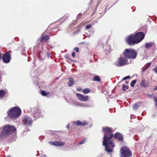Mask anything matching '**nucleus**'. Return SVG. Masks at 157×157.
Masks as SVG:
<instances>
[{
  "label": "nucleus",
  "mask_w": 157,
  "mask_h": 157,
  "mask_svg": "<svg viewBox=\"0 0 157 157\" xmlns=\"http://www.w3.org/2000/svg\"><path fill=\"white\" fill-rule=\"evenodd\" d=\"M74 82V80L72 78H70L68 82V85L70 87L71 86Z\"/></svg>",
  "instance_id": "obj_21"
},
{
  "label": "nucleus",
  "mask_w": 157,
  "mask_h": 157,
  "mask_svg": "<svg viewBox=\"0 0 157 157\" xmlns=\"http://www.w3.org/2000/svg\"><path fill=\"white\" fill-rule=\"evenodd\" d=\"M39 110L38 109H35L34 108H32L31 110V112L32 114H33V117H34V120H36L35 118L36 117V118H39L40 117V114L39 112Z\"/></svg>",
  "instance_id": "obj_12"
},
{
  "label": "nucleus",
  "mask_w": 157,
  "mask_h": 157,
  "mask_svg": "<svg viewBox=\"0 0 157 157\" xmlns=\"http://www.w3.org/2000/svg\"><path fill=\"white\" fill-rule=\"evenodd\" d=\"M144 36V34L142 32H138L136 33L135 35L136 40H137L138 43L143 39Z\"/></svg>",
  "instance_id": "obj_9"
},
{
  "label": "nucleus",
  "mask_w": 157,
  "mask_h": 157,
  "mask_svg": "<svg viewBox=\"0 0 157 157\" xmlns=\"http://www.w3.org/2000/svg\"><path fill=\"white\" fill-rule=\"evenodd\" d=\"M76 95L78 98L82 101H86L89 99L88 96H85L79 93H77Z\"/></svg>",
  "instance_id": "obj_11"
},
{
  "label": "nucleus",
  "mask_w": 157,
  "mask_h": 157,
  "mask_svg": "<svg viewBox=\"0 0 157 157\" xmlns=\"http://www.w3.org/2000/svg\"><path fill=\"white\" fill-rule=\"evenodd\" d=\"M1 54H0V59H1Z\"/></svg>",
  "instance_id": "obj_42"
},
{
  "label": "nucleus",
  "mask_w": 157,
  "mask_h": 157,
  "mask_svg": "<svg viewBox=\"0 0 157 157\" xmlns=\"http://www.w3.org/2000/svg\"><path fill=\"white\" fill-rule=\"evenodd\" d=\"M49 39V36H43L42 35L41 36L40 41L42 42L44 41H46L47 40Z\"/></svg>",
  "instance_id": "obj_18"
},
{
  "label": "nucleus",
  "mask_w": 157,
  "mask_h": 157,
  "mask_svg": "<svg viewBox=\"0 0 157 157\" xmlns=\"http://www.w3.org/2000/svg\"><path fill=\"white\" fill-rule=\"evenodd\" d=\"M146 95L147 97L148 98H151L152 97V95L149 94H146Z\"/></svg>",
  "instance_id": "obj_32"
},
{
  "label": "nucleus",
  "mask_w": 157,
  "mask_h": 157,
  "mask_svg": "<svg viewBox=\"0 0 157 157\" xmlns=\"http://www.w3.org/2000/svg\"><path fill=\"white\" fill-rule=\"evenodd\" d=\"M79 50V49L77 47H75L74 49V51L75 52H78Z\"/></svg>",
  "instance_id": "obj_33"
},
{
  "label": "nucleus",
  "mask_w": 157,
  "mask_h": 157,
  "mask_svg": "<svg viewBox=\"0 0 157 157\" xmlns=\"http://www.w3.org/2000/svg\"><path fill=\"white\" fill-rule=\"evenodd\" d=\"M90 90L89 89L86 88L83 90V92L84 94H86L90 93Z\"/></svg>",
  "instance_id": "obj_23"
},
{
  "label": "nucleus",
  "mask_w": 157,
  "mask_h": 157,
  "mask_svg": "<svg viewBox=\"0 0 157 157\" xmlns=\"http://www.w3.org/2000/svg\"><path fill=\"white\" fill-rule=\"evenodd\" d=\"M104 133L103 138V145L105 147V151L108 153H111L115 147L114 143L111 139L113 134L111 133V128L108 127H103Z\"/></svg>",
  "instance_id": "obj_1"
},
{
  "label": "nucleus",
  "mask_w": 157,
  "mask_h": 157,
  "mask_svg": "<svg viewBox=\"0 0 157 157\" xmlns=\"http://www.w3.org/2000/svg\"><path fill=\"white\" fill-rule=\"evenodd\" d=\"M69 124H67L66 126V128H69Z\"/></svg>",
  "instance_id": "obj_39"
},
{
  "label": "nucleus",
  "mask_w": 157,
  "mask_h": 157,
  "mask_svg": "<svg viewBox=\"0 0 157 157\" xmlns=\"http://www.w3.org/2000/svg\"><path fill=\"white\" fill-rule=\"evenodd\" d=\"M114 137L115 138L117 139L120 141H122L123 140L122 136L119 133H116L114 135Z\"/></svg>",
  "instance_id": "obj_17"
},
{
  "label": "nucleus",
  "mask_w": 157,
  "mask_h": 157,
  "mask_svg": "<svg viewBox=\"0 0 157 157\" xmlns=\"http://www.w3.org/2000/svg\"><path fill=\"white\" fill-rule=\"evenodd\" d=\"M66 58L69 59H70L69 58H68V57H66Z\"/></svg>",
  "instance_id": "obj_44"
},
{
  "label": "nucleus",
  "mask_w": 157,
  "mask_h": 157,
  "mask_svg": "<svg viewBox=\"0 0 157 157\" xmlns=\"http://www.w3.org/2000/svg\"><path fill=\"white\" fill-rule=\"evenodd\" d=\"M41 94L43 96H46L47 95V94L46 92L44 91H42L41 92Z\"/></svg>",
  "instance_id": "obj_28"
},
{
  "label": "nucleus",
  "mask_w": 157,
  "mask_h": 157,
  "mask_svg": "<svg viewBox=\"0 0 157 157\" xmlns=\"http://www.w3.org/2000/svg\"><path fill=\"white\" fill-rule=\"evenodd\" d=\"M148 69V67L145 66L142 70V71H144Z\"/></svg>",
  "instance_id": "obj_34"
},
{
  "label": "nucleus",
  "mask_w": 157,
  "mask_h": 157,
  "mask_svg": "<svg viewBox=\"0 0 157 157\" xmlns=\"http://www.w3.org/2000/svg\"><path fill=\"white\" fill-rule=\"evenodd\" d=\"M92 25H89L86 26V29L88 30L89 29H90V28H91L92 27Z\"/></svg>",
  "instance_id": "obj_30"
},
{
  "label": "nucleus",
  "mask_w": 157,
  "mask_h": 157,
  "mask_svg": "<svg viewBox=\"0 0 157 157\" xmlns=\"http://www.w3.org/2000/svg\"><path fill=\"white\" fill-rule=\"evenodd\" d=\"M22 121L24 124L26 126H29L32 125L33 121L30 117L25 116L23 118Z\"/></svg>",
  "instance_id": "obj_8"
},
{
  "label": "nucleus",
  "mask_w": 157,
  "mask_h": 157,
  "mask_svg": "<svg viewBox=\"0 0 157 157\" xmlns=\"http://www.w3.org/2000/svg\"><path fill=\"white\" fill-rule=\"evenodd\" d=\"M17 129L12 125L7 124L0 128V139L6 138L8 136L15 132Z\"/></svg>",
  "instance_id": "obj_2"
},
{
  "label": "nucleus",
  "mask_w": 157,
  "mask_h": 157,
  "mask_svg": "<svg viewBox=\"0 0 157 157\" xmlns=\"http://www.w3.org/2000/svg\"><path fill=\"white\" fill-rule=\"evenodd\" d=\"M8 157H10V156H9Z\"/></svg>",
  "instance_id": "obj_46"
},
{
  "label": "nucleus",
  "mask_w": 157,
  "mask_h": 157,
  "mask_svg": "<svg viewBox=\"0 0 157 157\" xmlns=\"http://www.w3.org/2000/svg\"><path fill=\"white\" fill-rule=\"evenodd\" d=\"M154 90H157V86L156 87H155L154 89Z\"/></svg>",
  "instance_id": "obj_40"
},
{
  "label": "nucleus",
  "mask_w": 157,
  "mask_h": 157,
  "mask_svg": "<svg viewBox=\"0 0 157 157\" xmlns=\"http://www.w3.org/2000/svg\"><path fill=\"white\" fill-rule=\"evenodd\" d=\"M81 89H78V90H78V91H81Z\"/></svg>",
  "instance_id": "obj_41"
},
{
  "label": "nucleus",
  "mask_w": 157,
  "mask_h": 157,
  "mask_svg": "<svg viewBox=\"0 0 157 157\" xmlns=\"http://www.w3.org/2000/svg\"><path fill=\"white\" fill-rule=\"evenodd\" d=\"M78 105L79 106L82 107H87L88 106V105L83 103H78Z\"/></svg>",
  "instance_id": "obj_24"
},
{
  "label": "nucleus",
  "mask_w": 157,
  "mask_h": 157,
  "mask_svg": "<svg viewBox=\"0 0 157 157\" xmlns=\"http://www.w3.org/2000/svg\"><path fill=\"white\" fill-rule=\"evenodd\" d=\"M125 82L127 83H128V82L127 81H126Z\"/></svg>",
  "instance_id": "obj_45"
},
{
  "label": "nucleus",
  "mask_w": 157,
  "mask_h": 157,
  "mask_svg": "<svg viewBox=\"0 0 157 157\" xmlns=\"http://www.w3.org/2000/svg\"><path fill=\"white\" fill-rule=\"evenodd\" d=\"M136 39L135 36L131 35L126 38V40L129 45H132L138 43L137 40Z\"/></svg>",
  "instance_id": "obj_6"
},
{
  "label": "nucleus",
  "mask_w": 157,
  "mask_h": 157,
  "mask_svg": "<svg viewBox=\"0 0 157 157\" xmlns=\"http://www.w3.org/2000/svg\"><path fill=\"white\" fill-rule=\"evenodd\" d=\"M76 125H79L80 126H85L87 124V123L86 121L81 122L79 120H78L74 122Z\"/></svg>",
  "instance_id": "obj_16"
},
{
  "label": "nucleus",
  "mask_w": 157,
  "mask_h": 157,
  "mask_svg": "<svg viewBox=\"0 0 157 157\" xmlns=\"http://www.w3.org/2000/svg\"><path fill=\"white\" fill-rule=\"evenodd\" d=\"M121 157H130L132 155V153L129 149L126 147H124L121 149Z\"/></svg>",
  "instance_id": "obj_5"
},
{
  "label": "nucleus",
  "mask_w": 157,
  "mask_h": 157,
  "mask_svg": "<svg viewBox=\"0 0 157 157\" xmlns=\"http://www.w3.org/2000/svg\"><path fill=\"white\" fill-rule=\"evenodd\" d=\"M49 143L52 145L56 146H62L64 145L65 143L63 142L59 141H51Z\"/></svg>",
  "instance_id": "obj_14"
},
{
  "label": "nucleus",
  "mask_w": 157,
  "mask_h": 157,
  "mask_svg": "<svg viewBox=\"0 0 157 157\" xmlns=\"http://www.w3.org/2000/svg\"><path fill=\"white\" fill-rule=\"evenodd\" d=\"M3 61L5 63H9L10 60V55L9 52L5 54L2 57Z\"/></svg>",
  "instance_id": "obj_10"
},
{
  "label": "nucleus",
  "mask_w": 157,
  "mask_h": 157,
  "mask_svg": "<svg viewBox=\"0 0 157 157\" xmlns=\"http://www.w3.org/2000/svg\"><path fill=\"white\" fill-rule=\"evenodd\" d=\"M145 46L146 48L149 49L151 48H154L155 47V43L154 42H146L145 44Z\"/></svg>",
  "instance_id": "obj_13"
},
{
  "label": "nucleus",
  "mask_w": 157,
  "mask_h": 157,
  "mask_svg": "<svg viewBox=\"0 0 157 157\" xmlns=\"http://www.w3.org/2000/svg\"><path fill=\"white\" fill-rule=\"evenodd\" d=\"M151 64V63H149L147 64L146 65L147 67H148V68L150 66Z\"/></svg>",
  "instance_id": "obj_36"
},
{
  "label": "nucleus",
  "mask_w": 157,
  "mask_h": 157,
  "mask_svg": "<svg viewBox=\"0 0 157 157\" xmlns=\"http://www.w3.org/2000/svg\"><path fill=\"white\" fill-rule=\"evenodd\" d=\"M137 53L134 49H126L123 52V55L126 58L134 59L137 56Z\"/></svg>",
  "instance_id": "obj_4"
},
{
  "label": "nucleus",
  "mask_w": 157,
  "mask_h": 157,
  "mask_svg": "<svg viewBox=\"0 0 157 157\" xmlns=\"http://www.w3.org/2000/svg\"><path fill=\"white\" fill-rule=\"evenodd\" d=\"M153 70L156 73H157V67L154 68L153 69Z\"/></svg>",
  "instance_id": "obj_35"
},
{
  "label": "nucleus",
  "mask_w": 157,
  "mask_h": 157,
  "mask_svg": "<svg viewBox=\"0 0 157 157\" xmlns=\"http://www.w3.org/2000/svg\"><path fill=\"white\" fill-rule=\"evenodd\" d=\"M140 105V103H137L133 105V108L135 110H136Z\"/></svg>",
  "instance_id": "obj_20"
},
{
  "label": "nucleus",
  "mask_w": 157,
  "mask_h": 157,
  "mask_svg": "<svg viewBox=\"0 0 157 157\" xmlns=\"http://www.w3.org/2000/svg\"><path fill=\"white\" fill-rule=\"evenodd\" d=\"M86 140V138H84L82 139V141L79 143V144H84L85 143Z\"/></svg>",
  "instance_id": "obj_27"
},
{
  "label": "nucleus",
  "mask_w": 157,
  "mask_h": 157,
  "mask_svg": "<svg viewBox=\"0 0 157 157\" xmlns=\"http://www.w3.org/2000/svg\"><path fill=\"white\" fill-rule=\"evenodd\" d=\"M44 156H46L45 155H44L43 156H41V157H43Z\"/></svg>",
  "instance_id": "obj_43"
},
{
  "label": "nucleus",
  "mask_w": 157,
  "mask_h": 157,
  "mask_svg": "<svg viewBox=\"0 0 157 157\" xmlns=\"http://www.w3.org/2000/svg\"><path fill=\"white\" fill-rule=\"evenodd\" d=\"M86 34H87V36H86L87 37H90V34H87L86 33Z\"/></svg>",
  "instance_id": "obj_38"
},
{
  "label": "nucleus",
  "mask_w": 157,
  "mask_h": 157,
  "mask_svg": "<svg viewBox=\"0 0 157 157\" xmlns=\"http://www.w3.org/2000/svg\"><path fill=\"white\" fill-rule=\"evenodd\" d=\"M129 88V87L128 86H126L124 85H123L122 90L124 91H125L126 89H128Z\"/></svg>",
  "instance_id": "obj_25"
},
{
  "label": "nucleus",
  "mask_w": 157,
  "mask_h": 157,
  "mask_svg": "<svg viewBox=\"0 0 157 157\" xmlns=\"http://www.w3.org/2000/svg\"><path fill=\"white\" fill-rule=\"evenodd\" d=\"M136 82V80H133L131 82V86L132 87H133L134 86Z\"/></svg>",
  "instance_id": "obj_26"
},
{
  "label": "nucleus",
  "mask_w": 157,
  "mask_h": 157,
  "mask_svg": "<svg viewBox=\"0 0 157 157\" xmlns=\"http://www.w3.org/2000/svg\"><path fill=\"white\" fill-rule=\"evenodd\" d=\"M5 91L3 90H0V99H2L5 95Z\"/></svg>",
  "instance_id": "obj_19"
},
{
  "label": "nucleus",
  "mask_w": 157,
  "mask_h": 157,
  "mask_svg": "<svg viewBox=\"0 0 157 157\" xmlns=\"http://www.w3.org/2000/svg\"><path fill=\"white\" fill-rule=\"evenodd\" d=\"M154 101H155V105L157 106V96L154 98Z\"/></svg>",
  "instance_id": "obj_29"
},
{
  "label": "nucleus",
  "mask_w": 157,
  "mask_h": 157,
  "mask_svg": "<svg viewBox=\"0 0 157 157\" xmlns=\"http://www.w3.org/2000/svg\"><path fill=\"white\" fill-rule=\"evenodd\" d=\"M149 85V82L145 79H142L140 83V86L143 87H147Z\"/></svg>",
  "instance_id": "obj_15"
},
{
  "label": "nucleus",
  "mask_w": 157,
  "mask_h": 157,
  "mask_svg": "<svg viewBox=\"0 0 157 157\" xmlns=\"http://www.w3.org/2000/svg\"><path fill=\"white\" fill-rule=\"evenodd\" d=\"M93 80L95 81L99 82L100 81V79L98 76H96L94 77Z\"/></svg>",
  "instance_id": "obj_22"
},
{
  "label": "nucleus",
  "mask_w": 157,
  "mask_h": 157,
  "mask_svg": "<svg viewBox=\"0 0 157 157\" xmlns=\"http://www.w3.org/2000/svg\"><path fill=\"white\" fill-rule=\"evenodd\" d=\"M75 55L74 52H73L72 54V56L73 57H74L75 56Z\"/></svg>",
  "instance_id": "obj_37"
},
{
  "label": "nucleus",
  "mask_w": 157,
  "mask_h": 157,
  "mask_svg": "<svg viewBox=\"0 0 157 157\" xmlns=\"http://www.w3.org/2000/svg\"><path fill=\"white\" fill-rule=\"evenodd\" d=\"M128 64L127 59L121 56L120 57L118 61L116 62L115 65L117 66H121Z\"/></svg>",
  "instance_id": "obj_7"
},
{
  "label": "nucleus",
  "mask_w": 157,
  "mask_h": 157,
  "mask_svg": "<svg viewBox=\"0 0 157 157\" xmlns=\"http://www.w3.org/2000/svg\"><path fill=\"white\" fill-rule=\"evenodd\" d=\"M21 109L17 107H13L7 112L8 116L10 119H14L18 117L21 113Z\"/></svg>",
  "instance_id": "obj_3"
},
{
  "label": "nucleus",
  "mask_w": 157,
  "mask_h": 157,
  "mask_svg": "<svg viewBox=\"0 0 157 157\" xmlns=\"http://www.w3.org/2000/svg\"><path fill=\"white\" fill-rule=\"evenodd\" d=\"M130 78V76H126V77H124L122 79V81H124V80H126L127 79H129Z\"/></svg>",
  "instance_id": "obj_31"
}]
</instances>
